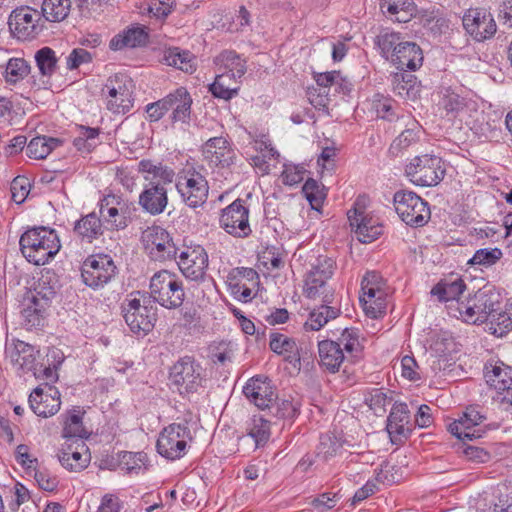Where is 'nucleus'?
Masks as SVG:
<instances>
[{"label": "nucleus", "mask_w": 512, "mask_h": 512, "mask_svg": "<svg viewBox=\"0 0 512 512\" xmlns=\"http://www.w3.org/2000/svg\"><path fill=\"white\" fill-rule=\"evenodd\" d=\"M20 250L23 256L35 265H44L60 250L57 232L46 226L28 228L20 237Z\"/></svg>", "instance_id": "nucleus-1"}, {"label": "nucleus", "mask_w": 512, "mask_h": 512, "mask_svg": "<svg viewBox=\"0 0 512 512\" xmlns=\"http://www.w3.org/2000/svg\"><path fill=\"white\" fill-rule=\"evenodd\" d=\"M124 320L135 334L146 335L157 320V306L151 296L139 291L132 292L122 303Z\"/></svg>", "instance_id": "nucleus-2"}, {"label": "nucleus", "mask_w": 512, "mask_h": 512, "mask_svg": "<svg viewBox=\"0 0 512 512\" xmlns=\"http://www.w3.org/2000/svg\"><path fill=\"white\" fill-rule=\"evenodd\" d=\"M334 272V261L327 256H320L312 265L304 280V295L312 300L330 304L334 300L335 290L328 283Z\"/></svg>", "instance_id": "nucleus-3"}, {"label": "nucleus", "mask_w": 512, "mask_h": 512, "mask_svg": "<svg viewBox=\"0 0 512 512\" xmlns=\"http://www.w3.org/2000/svg\"><path fill=\"white\" fill-rule=\"evenodd\" d=\"M154 303L168 309H175L182 305L185 292L183 282L179 276L168 270H161L150 280V295Z\"/></svg>", "instance_id": "nucleus-4"}, {"label": "nucleus", "mask_w": 512, "mask_h": 512, "mask_svg": "<svg viewBox=\"0 0 512 512\" xmlns=\"http://www.w3.org/2000/svg\"><path fill=\"white\" fill-rule=\"evenodd\" d=\"M500 309V294L492 288L478 290L474 297L458 306L460 315L468 323H484Z\"/></svg>", "instance_id": "nucleus-5"}, {"label": "nucleus", "mask_w": 512, "mask_h": 512, "mask_svg": "<svg viewBox=\"0 0 512 512\" xmlns=\"http://www.w3.org/2000/svg\"><path fill=\"white\" fill-rule=\"evenodd\" d=\"M405 173L415 185L430 187L444 178L445 168L440 157L426 154L414 157L406 165Z\"/></svg>", "instance_id": "nucleus-6"}, {"label": "nucleus", "mask_w": 512, "mask_h": 512, "mask_svg": "<svg viewBox=\"0 0 512 512\" xmlns=\"http://www.w3.org/2000/svg\"><path fill=\"white\" fill-rule=\"evenodd\" d=\"M393 203L397 214L407 225L422 227L430 219L428 203L412 191L396 192Z\"/></svg>", "instance_id": "nucleus-7"}, {"label": "nucleus", "mask_w": 512, "mask_h": 512, "mask_svg": "<svg viewBox=\"0 0 512 512\" xmlns=\"http://www.w3.org/2000/svg\"><path fill=\"white\" fill-rule=\"evenodd\" d=\"M205 370L192 357L180 358L170 370V379L182 395L197 392L202 387Z\"/></svg>", "instance_id": "nucleus-8"}, {"label": "nucleus", "mask_w": 512, "mask_h": 512, "mask_svg": "<svg viewBox=\"0 0 512 512\" xmlns=\"http://www.w3.org/2000/svg\"><path fill=\"white\" fill-rule=\"evenodd\" d=\"M100 216L108 229H125L131 222L136 208L132 202L116 195H106L100 202Z\"/></svg>", "instance_id": "nucleus-9"}, {"label": "nucleus", "mask_w": 512, "mask_h": 512, "mask_svg": "<svg viewBox=\"0 0 512 512\" xmlns=\"http://www.w3.org/2000/svg\"><path fill=\"white\" fill-rule=\"evenodd\" d=\"M141 240L145 251L156 261H166L177 258L175 244L170 234L160 226H151L142 232Z\"/></svg>", "instance_id": "nucleus-10"}, {"label": "nucleus", "mask_w": 512, "mask_h": 512, "mask_svg": "<svg viewBox=\"0 0 512 512\" xmlns=\"http://www.w3.org/2000/svg\"><path fill=\"white\" fill-rule=\"evenodd\" d=\"M487 416L483 409L476 405L468 406L459 419L449 425V431L458 439L474 440L486 433Z\"/></svg>", "instance_id": "nucleus-11"}, {"label": "nucleus", "mask_w": 512, "mask_h": 512, "mask_svg": "<svg viewBox=\"0 0 512 512\" xmlns=\"http://www.w3.org/2000/svg\"><path fill=\"white\" fill-rule=\"evenodd\" d=\"M190 438L186 424L173 423L161 432L156 444L157 451L167 459H179L185 454L187 439Z\"/></svg>", "instance_id": "nucleus-12"}, {"label": "nucleus", "mask_w": 512, "mask_h": 512, "mask_svg": "<svg viewBox=\"0 0 512 512\" xmlns=\"http://www.w3.org/2000/svg\"><path fill=\"white\" fill-rule=\"evenodd\" d=\"M116 273V266L108 255L100 254L88 257L82 265L83 282L94 289L106 285Z\"/></svg>", "instance_id": "nucleus-13"}, {"label": "nucleus", "mask_w": 512, "mask_h": 512, "mask_svg": "<svg viewBox=\"0 0 512 512\" xmlns=\"http://www.w3.org/2000/svg\"><path fill=\"white\" fill-rule=\"evenodd\" d=\"M220 226L230 235L248 237L252 230L249 224V208L242 199H236L222 210Z\"/></svg>", "instance_id": "nucleus-14"}, {"label": "nucleus", "mask_w": 512, "mask_h": 512, "mask_svg": "<svg viewBox=\"0 0 512 512\" xmlns=\"http://www.w3.org/2000/svg\"><path fill=\"white\" fill-rule=\"evenodd\" d=\"M41 13L28 6L15 9L9 17V28L18 39L35 38L43 27Z\"/></svg>", "instance_id": "nucleus-15"}, {"label": "nucleus", "mask_w": 512, "mask_h": 512, "mask_svg": "<svg viewBox=\"0 0 512 512\" xmlns=\"http://www.w3.org/2000/svg\"><path fill=\"white\" fill-rule=\"evenodd\" d=\"M462 21L466 32L478 42L492 38L497 31V25L491 12L484 8L468 9Z\"/></svg>", "instance_id": "nucleus-16"}, {"label": "nucleus", "mask_w": 512, "mask_h": 512, "mask_svg": "<svg viewBox=\"0 0 512 512\" xmlns=\"http://www.w3.org/2000/svg\"><path fill=\"white\" fill-rule=\"evenodd\" d=\"M124 80L125 77L122 75L111 76L102 88V95L106 98V107L114 114H125L133 106L131 92Z\"/></svg>", "instance_id": "nucleus-17"}, {"label": "nucleus", "mask_w": 512, "mask_h": 512, "mask_svg": "<svg viewBox=\"0 0 512 512\" xmlns=\"http://www.w3.org/2000/svg\"><path fill=\"white\" fill-rule=\"evenodd\" d=\"M182 274L190 280H202L208 267V254L201 245L184 246L177 261Z\"/></svg>", "instance_id": "nucleus-18"}, {"label": "nucleus", "mask_w": 512, "mask_h": 512, "mask_svg": "<svg viewBox=\"0 0 512 512\" xmlns=\"http://www.w3.org/2000/svg\"><path fill=\"white\" fill-rule=\"evenodd\" d=\"M176 188L185 204L191 208L202 206L208 198V182L200 173L188 172V176L180 177Z\"/></svg>", "instance_id": "nucleus-19"}, {"label": "nucleus", "mask_w": 512, "mask_h": 512, "mask_svg": "<svg viewBox=\"0 0 512 512\" xmlns=\"http://www.w3.org/2000/svg\"><path fill=\"white\" fill-rule=\"evenodd\" d=\"M52 300L44 297L37 289L31 287L22 301V316L28 329L38 328L44 324L47 309Z\"/></svg>", "instance_id": "nucleus-20"}, {"label": "nucleus", "mask_w": 512, "mask_h": 512, "mask_svg": "<svg viewBox=\"0 0 512 512\" xmlns=\"http://www.w3.org/2000/svg\"><path fill=\"white\" fill-rule=\"evenodd\" d=\"M247 399L261 410L271 409L277 399L275 388L267 377L256 376L248 380L243 387Z\"/></svg>", "instance_id": "nucleus-21"}, {"label": "nucleus", "mask_w": 512, "mask_h": 512, "mask_svg": "<svg viewBox=\"0 0 512 512\" xmlns=\"http://www.w3.org/2000/svg\"><path fill=\"white\" fill-rule=\"evenodd\" d=\"M350 226L357 239L362 243H370L382 233V226L378 220L365 213L363 209L355 207L347 213Z\"/></svg>", "instance_id": "nucleus-22"}, {"label": "nucleus", "mask_w": 512, "mask_h": 512, "mask_svg": "<svg viewBox=\"0 0 512 512\" xmlns=\"http://www.w3.org/2000/svg\"><path fill=\"white\" fill-rule=\"evenodd\" d=\"M387 432L391 441L398 444L407 439L412 431L410 411L406 403H395L387 418Z\"/></svg>", "instance_id": "nucleus-23"}, {"label": "nucleus", "mask_w": 512, "mask_h": 512, "mask_svg": "<svg viewBox=\"0 0 512 512\" xmlns=\"http://www.w3.org/2000/svg\"><path fill=\"white\" fill-rule=\"evenodd\" d=\"M29 405L32 411L40 417H50L56 414L61 405L60 393L54 387H47V390L37 387L29 395Z\"/></svg>", "instance_id": "nucleus-24"}, {"label": "nucleus", "mask_w": 512, "mask_h": 512, "mask_svg": "<svg viewBox=\"0 0 512 512\" xmlns=\"http://www.w3.org/2000/svg\"><path fill=\"white\" fill-rule=\"evenodd\" d=\"M167 204V190L159 183H149L139 195V205L145 212L153 216L161 214Z\"/></svg>", "instance_id": "nucleus-25"}, {"label": "nucleus", "mask_w": 512, "mask_h": 512, "mask_svg": "<svg viewBox=\"0 0 512 512\" xmlns=\"http://www.w3.org/2000/svg\"><path fill=\"white\" fill-rule=\"evenodd\" d=\"M203 154L211 163L221 167H229L235 159V152L223 137H213L207 140L203 146Z\"/></svg>", "instance_id": "nucleus-26"}, {"label": "nucleus", "mask_w": 512, "mask_h": 512, "mask_svg": "<svg viewBox=\"0 0 512 512\" xmlns=\"http://www.w3.org/2000/svg\"><path fill=\"white\" fill-rule=\"evenodd\" d=\"M390 62L401 71L405 69L415 71L422 66L423 53L416 43L404 41L395 54H392Z\"/></svg>", "instance_id": "nucleus-27"}, {"label": "nucleus", "mask_w": 512, "mask_h": 512, "mask_svg": "<svg viewBox=\"0 0 512 512\" xmlns=\"http://www.w3.org/2000/svg\"><path fill=\"white\" fill-rule=\"evenodd\" d=\"M166 107L172 110L173 121L187 122L190 119L192 98L186 88H177L164 97Z\"/></svg>", "instance_id": "nucleus-28"}, {"label": "nucleus", "mask_w": 512, "mask_h": 512, "mask_svg": "<svg viewBox=\"0 0 512 512\" xmlns=\"http://www.w3.org/2000/svg\"><path fill=\"white\" fill-rule=\"evenodd\" d=\"M5 352L13 365L26 370L32 369L38 353L34 346L21 340L7 344Z\"/></svg>", "instance_id": "nucleus-29"}, {"label": "nucleus", "mask_w": 512, "mask_h": 512, "mask_svg": "<svg viewBox=\"0 0 512 512\" xmlns=\"http://www.w3.org/2000/svg\"><path fill=\"white\" fill-rule=\"evenodd\" d=\"M320 365L331 373L338 372L341 365L347 360L340 344L332 340H323L318 343Z\"/></svg>", "instance_id": "nucleus-30"}, {"label": "nucleus", "mask_w": 512, "mask_h": 512, "mask_svg": "<svg viewBox=\"0 0 512 512\" xmlns=\"http://www.w3.org/2000/svg\"><path fill=\"white\" fill-rule=\"evenodd\" d=\"M247 435L239 438L241 445L248 446L253 442V450L264 446L270 437V422L262 416L254 415L247 428Z\"/></svg>", "instance_id": "nucleus-31"}, {"label": "nucleus", "mask_w": 512, "mask_h": 512, "mask_svg": "<svg viewBox=\"0 0 512 512\" xmlns=\"http://www.w3.org/2000/svg\"><path fill=\"white\" fill-rule=\"evenodd\" d=\"M147 38L148 34L143 27L133 26L113 36L109 47L114 51L124 48H135L145 45Z\"/></svg>", "instance_id": "nucleus-32"}, {"label": "nucleus", "mask_w": 512, "mask_h": 512, "mask_svg": "<svg viewBox=\"0 0 512 512\" xmlns=\"http://www.w3.org/2000/svg\"><path fill=\"white\" fill-rule=\"evenodd\" d=\"M484 377L487 384L500 393L512 385V367L502 362L486 365Z\"/></svg>", "instance_id": "nucleus-33"}, {"label": "nucleus", "mask_w": 512, "mask_h": 512, "mask_svg": "<svg viewBox=\"0 0 512 512\" xmlns=\"http://www.w3.org/2000/svg\"><path fill=\"white\" fill-rule=\"evenodd\" d=\"M74 232L83 241L92 243L103 234V224L96 213L92 212L75 222Z\"/></svg>", "instance_id": "nucleus-34"}, {"label": "nucleus", "mask_w": 512, "mask_h": 512, "mask_svg": "<svg viewBox=\"0 0 512 512\" xmlns=\"http://www.w3.org/2000/svg\"><path fill=\"white\" fill-rule=\"evenodd\" d=\"M84 453L78 450V447L73 450L70 446L67 449H63L58 455L60 464L71 472H80L85 469L90 461V456L87 453L85 444L81 442L78 444Z\"/></svg>", "instance_id": "nucleus-35"}, {"label": "nucleus", "mask_w": 512, "mask_h": 512, "mask_svg": "<svg viewBox=\"0 0 512 512\" xmlns=\"http://www.w3.org/2000/svg\"><path fill=\"white\" fill-rule=\"evenodd\" d=\"M443 106L447 113L451 114L453 117H459L461 121H465L467 115L473 118L470 113L476 107V104L471 100L461 97L457 93L447 91L443 98Z\"/></svg>", "instance_id": "nucleus-36"}, {"label": "nucleus", "mask_w": 512, "mask_h": 512, "mask_svg": "<svg viewBox=\"0 0 512 512\" xmlns=\"http://www.w3.org/2000/svg\"><path fill=\"white\" fill-rule=\"evenodd\" d=\"M340 313L339 308L324 303L309 313V317L304 323V329L306 331H318L330 320L336 319Z\"/></svg>", "instance_id": "nucleus-37"}, {"label": "nucleus", "mask_w": 512, "mask_h": 512, "mask_svg": "<svg viewBox=\"0 0 512 512\" xmlns=\"http://www.w3.org/2000/svg\"><path fill=\"white\" fill-rule=\"evenodd\" d=\"M466 285L461 278H449L441 280L431 290V294L438 297L440 301L448 302L458 300L465 291Z\"/></svg>", "instance_id": "nucleus-38"}, {"label": "nucleus", "mask_w": 512, "mask_h": 512, "mask_svg": "<svg viewBox=\"0 0 512 512\" xmlns=\"http://www.w3.org/2000/svg\"><path fill=\"white\" fill-rule=\"evenodd\" d=\"M222 74L229 79L241 78L246 72L245 61L234 51H224L217 57Z\"/></svg>", "instance_id": "nucleus-39"}, {"label": "nucleus", "mask_w": 512, "mask_h": 512, "mask_svg": "<svg viewBox=\"0 0 512 512\" xmlns=\"http://www.w3.org/2000/svg\"><path fill=\"white\" fill-rule=\"evenodd\" d=\"M62 145L59 138L38 136L33 138L27 145L26 154L29 158L44 159L52 150Z\"/></svg>", "instance_id": "nucleus-40"}, {"label": "nucleus", "mask_w": 512, "mask_h": 512, "mask_svg": "<svg viewBox=\"0 0 512 512\" xmlns=\"http://www.w3.org/2000/svg\"><path fill=\"white\" fill-rule=\"evenodd\" d=\"M336 342L340 344V349H343L347 361L355 362L361 357L363 346L359 341L357 329H344Z\"/></svg>", "instance_id": "nucleus-41"}, {"label": "nucleus", "mask_w": 512, "mask_h": 512, "mask_svg": "<svg viewBox=\"0 0 512 512\" xmlns=\"http://www.w3.org/2000/svg\"><path fill=\"white\" fill-rule=\"evenodd\" d=\"M71 4V0H44L41 15L45 21L61 22L69 15Z\"/></svg>", "instance_id": "nucleus-42"}, {"label": "nucleus", "mask_w": 512, "mask_h": 512, "mask_svg": "<svg viewBox=\"0 0 512 512\" xmlns=\"http://www.w3.org/2000/svg\"><path fill=\"white\" fill-rule=\"evenodd\" d=\"M163 61L184 72L192 73L195 70V57L189 51L179 48H170L164 52Z\"/></svg>", "instance_id": "nucleus-43"}, {"label": "nucleus", "mask_w": 512, "mask_h": 512, "mask_svg": "<svg viewBox=\"0 0 512 512\" xmlns=\"http://www.w3.org/2000/svg\"><path fill=\"white\" fill-rule=\"evenodd\" d=\"M392 90L402 98H412L416 94V77L405 70L391 76Z\"/></svg>", "instance_id": "nucleus-44"}, {"label": "nucleus", "mask_w": 512, "mask_h": 512, "mask_svg": "<svg viewBox=\"0 0 512 512\" xmlns=\"http://www.w3.org/2000/svg\"><path fill=\"white\" fill-rule=\"evenodd\" d=\"M360 302L366 315L371 318H379L386 311V294L383 290H380L379 293H373V297L362 294Z\"/></svg>", "instance_id": "nucleus-45"}, {"label": "nucleus", "mask_w": 512, "mask_h": 512, "mask_svg": "<svg viewBox=\"0 0 512 512\" xmlns=\"http://www.w3.org/2000/svg\"><path fill=\"white\" fill-rule=\"evenodd\" d=\"M485 323L488 331L497 337H503L512 329L510 314L500 309L493 312Z\"/></svg>", "instance_id": "nucleus-46"}, {"label": "nucleus", "mask_w": 512, "mask_h": 512, "mask_svg": "<svg viewBox=\"0 0 512 512\" xmlns=\"http://www.w3.org/2000/svg\"><path fill=\"white\" fill-rule=\"evenodd\" d=\"M138 171L153 178H160L166 183H171L174 177V171L171 168L149 159H143L138 163Z\"/></svg>", "instance_id": "nucleus-47"}, {"label": "nucleus", "mask_w": 512, "mask_h": 512, "mask_svg": "<svg viewBox=\"0 0 512 512\" xmlns=\"http://www.w3.org/2000/svg\"><path fill=\"white\" fill-rule=\"evenodd\" d=\"M83 412L73 409L64 422L63 436L65 438H84L87 435L82 422Z\"/></svg>", "instance_id": "nucleus-48"}, {"label": "nucleus", "mask_w": 512, "mask_h": 512, "mask_svg": "<svg viewBox=\"0 0 512 512\" xmlns=\"http://www.w3.org/2000/svg\"><path fill=\"white\" fill-rule=\"evenodd\" d=\"M30 67L23 58H11L5 70V79L9 84H16L29 74Z\"/></svg>", "instance_id": "nucleus-49"}, {"label": "nucleus", "mask_w": 512, "mask_h": 512, "mask_svg": "<svg viewBox=\"0 0 512 512\" xmlns=\"http://www.w3.org/2000/svg\"><path fill=\"white\" fill-rule=\"evenodd\" d=\"M39 71L44 76H51L57 68L55 51L50 47H43L35 54Z\"/></svg>", "instance_id": "nucleus-50"}, {"label": "nucleus", "mask_w": 512, "mask_h": 512, "mask_svg": "<svg viewBox=\"0 0 512 512\" xmlns=\"http://www.w3.org/2000/svg\"><path fill=\"white\" fill-rule=\"evenodd\" d=\"M404 41L399 33L384 32L377 37V45L379 46L382 55L390 61L392 54L402 46Z\"/></svg>", "instance_id": "nucleus-51"}, {"label": "nucleus", "mask_w": 512, "mask_h": 512, "mask_svg": "<svg viewBox=\"0 0 512 512\" xmlns=\"http://www.w3.org/2000/svg\"><path fill=\"white\" fill-rule=\"evenodd\" d=\"M341 447L342 444L335 435L326 433L320 437L317 456L327 461L335 456Z\"/></svg>", "instance_id": "nucleus-52"}, {"label": "nucleus", "mask_w": 512, "mask_h": 512, "mask_svg": "<svg viewBox=\"0 0 512 512\" xmlns=\"http://www.w3.org/2000/svg\"><path fill=\"white\" fill-rule=\"evenodd\" d=\"M269 345L273 352L286 355L288 358L297 352L295 341L283 334H272Z\"/></svg>", "instance_id": "nucleus-53"}, {"label": "nucleus", "mask_w": 512, "mask_h": 512, "mask_svg": "<svg viewBox=\"0 0 512 512\" xmlns=\"http://www.w3.org/2000/svg\"><path fill=\"white\" fill-rule=\"evenodd\" d=\"M380 6L382 10H386L391 16H394V20L399 23L408 22L416 11L413 2H408L406 11L399 10V5L392 0H381Z\"/></svg>", "instance_id": "nucleus-54"}, {"label": "nucleus", "mask_w": 512, "mask_h": 512, "mask_svg": "<svg viewBox=\"0 0 512 512\" xmlns=\"http://www.w3.org/2000/svg\"><path fill=\"white\" fill-rule=\"evenodd\" d=\"M474 119L471 121L466 119L465 123L471 126V130L480 137L488 138L494 131V126L486 119L483 111H478L476 107L473 109Z\"/></svg>", "instance_id": "nucleus-55"}, {"label": "nucleus", "mask_w": 512, "mask_h": 512, "mask_svg": "<svg viewBox=\"0 0 512 512\" xmlns=\"http://www.w3.org/2000/svg\"><path fill=\"white\" fill-rule=\"evenodd\" d=\"M229 79L227 75L220 74L217 75L215 81L209 85V91L216 98L229 100L237 95V88L228 87L226 80Z\"/></svg>", "instance_id": "nucleus-56"}, {"label": "nucleus", "mask_w": 512, "mask_h": 512, "mask_svg": "<svg viewBox=\"0 0 512 512\" xmlns=\"http://www.w3.org/2000/svg\"><path fill=\"white\" fill-rule=\"evenodd\" d=\"M302 191L313 209H318V207L321 206L325 198V194L323 192L322 186L318 183V181L311 178L308 179L304 183Z\"/></svg>", "instance_id": "nucleus-57"}, {"label": "nucleus", "mask_w": 512, "mask_h": 512, "mask_svg": "<svg viewBox=\"0 0 512 512\" xmlns=\"http://www.w3.org/2000/svg\"><path fill=\"white\" fill-rule=\"evenodd\" d=\"M503 253L499 248L492 249H479L475 252L474 256L469 260L470 264L491 266L499 261Z\"/></svg>", "instance_id": "nucleus-58"}, {"label": "nucleus", "mask_w": 512, "mask_h": 512, "mask_svg": "<svg viewBox=\"0 0 512 512\" xmlns=\"http://www.w3.org/2000/svg\"><path fill=\"white\" fill-rule=\"evenodd\" d=\"M394 104L390 98L381 94H376L373 100V109L377 116L382 119L392 121L394 119Z\"/></svg>", "instance_id": "nucleus-59"}, {"label": "nucleus", "mask_w": 512, "mask_h": 512, "mask_svg": "<svg viewBox=\"0 0 512 512\" xmlns=\"http://www.w3.org/2000/svg\"><path fill=\"white\" fill-rule=\"evenodd\" d=\"M34 479L39 488L47 492L55 491L59 485L58 477L47 469H35Z\"/></svg>", "instance_id": "nucleus-60"}, {"label": "nucleus", "mask_w": 512, "mask_h": 512, "mask_svg": "<svg viewBox=\"0 0 512 512\" xmlns=\"http://www.w3.org/2000/svg\"><path fill=\"white\" fill-rule=\"evenodd\" d=\"M29 191L30 183L26 177L17 176L11 182V198L15 203H23L29 194Z\"/></svg>", "instance_id": "nucleus-61"}, {"label": "nucleus", "mask_w": 512, "mask_h": 512, "mask_svg": "<svg viewBox=\"0 0 512 512\" xmlns=\"http://www.w3.org/2000/svg\"><path fill=\"white\" fill-rule=\"evenodd\" d=\"M33 288L37 289L40 293L50 298L51 300L55 297L56 287L54 281V274L47 272L42 274L33 284Z\"/></svg>", "instance_id": "nucleus-62"}, {"label": "nucleus", "mask_w": 512, "mask_h": 512, "mask_svg": "<svg viewBox=\"0 0 512 512\" xmlns=\"http://www.w3.org/2000/svg\"><path fill=\"white\" fill-rule=\"evenodd\" d=\"M382 289V278L379 273L372 271L367 272L361 282L362 294L372 296L373 293H379Z\"/></svg>", "instance_id": "nucleus-63"}, {"label": "nucleus", "mask_w": 512, "mask_h": 512, "mask_svg": "<svg viewBox=\"0 0 512 512\" xmlns=\"http://www.w3.org/2000/svg\"><path fill=\"white\" fill-rule=\"evenodd\" d=\"M271 409L275 410L273 414L279 418H293L298 413L299 405L291 400H282L277 403L274 401Z\"/></svg>", "instance_id": "nucleus-64"}]
</instances>
